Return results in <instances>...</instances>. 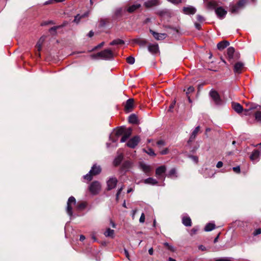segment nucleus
Returning <instances> with one entry per match:
<instances>
[{"label":"nucleus","mask_w":261,"mask_h":261,"mask_svg":"<svg viewBox=\"0 0 261 261\" xmlns=\"http://www.w3.org/2000/svg\"><path fill=\"white\" fill-rule=\"evenodd\" d=\"M113 57L114 55L112 51L109 49H105L92 56L93 58H99L105 60H111L113 58Z\"/></svg>","instance_id":"1"},{"label":"nucleus","mask_w":261,"mask_h":261,"mask_svg":"<svg viewBox=\"0 0 261 261\" xmlns=\"http://www.w3.org/2000/svg\"><path fill=\"white\" fill-rule=\"evenodd\" d=\"M76 204V199L73 196H70L67 201V206L66 208V211L67 214L70 216L72 217L73 215L72 206L75 205Z\"/></svg>","instance_id":"2"},{"label":"nucleus","mask_w":261,"mask_h":261,"mask_svg":"<svg viewBox=\"0 0 261 261\" xmlns=\"http://www.w3.org/2000/svg\"><path fill=\"white\" fill-rule=\"evenodd\" d=\"M89 189L92 194L96 195L100 191L101 185L99 181H94L90 184Z\"/></svg>","instance_id":"3"},{"label":"nucleus","mask_w":261,"mask_h":261,"mask_svg":"<svg viewBox=\"0 0 261 261\" xmlns=\"http://www.w3.org/2000/svg\"><path fill=\"white\" fill-rule=\"evenodd\" d=\"M125 129L121 127L113 132L112 134L110 136V139L113 142H115L118 140V137L122 135L124 133Z\"/></svg>","instance_id":"4"},{"label":"nucleus","mask_w":261,"mask_h":261,"mask_svg":"<svg viewBox=\"0 0 261 261\" xmlns=\"http://www.w3.org/2000/svg\"><path fill=\"white\" fill-rule=\"evenodd\" d=\"M247 0H240L236 5L232 6L230 8V11L231 13H236L242 9L246 4Z\"/></svg>","instance_id":"5"},{"label":"nucleus","mask_w":261,"mask_h":261,"mask_svg":"<svg viewBox=\"0 0 261 261\" xmlns=\"http://www.w3.org/2000/svg\"><path fill=\"white\" fill-rule=\"evenodd\" d=\"M210 95L216 105H220L221 104V100L220 99V96L216 91L212 90L210 92Z\"/></svg>","instance_id":"6"},{"label":"nucleus","mask_w":261,"mask_h":261,"mask_svg":"<svg viewBox=\"0 0 261 261\" xmlns=\"http://www.w3.org/2000/svg\"><path fill=\"white\" fill-rule=\"evenodd\" d=\"M118 180L115 177H111L107 181V190H111L114 189L117 184Z\"/></svg>","instance_id":"7"},{"label":"nucleus","mask_w":261,"mask_h":261,"mask_svg":"<svg viewBox=\"0 0 261 261\" xmlns=\"http://www.w3.org/2000/svg\"><path fill=\"white\" fill-rule=\"evenodd\" d=\"M140 141V137L138 136H135L128 141L126 145L130 148H134L138 144Z\"/></svg>","instance_id":"8"},{"label":"nucleus","mask_w":261,"mask_h":261,"mask_svg":"<svg viewBox=\"0 0 261 261\" xmlns=\"http://www.w3.org/2000/svg\"><path fill=\"white\" fill-rule=\"evenodd\" d=\"M166 168L165 166H161L158 167L155 171L156 176L159 179H165L164 174L166 172Z\"/></svg>","instance_id":"9"},{"label":"nucleus","mask_w":261,"mask_h":261,"mask_svg":"<svg viewBox=\"0 0 261 261\" xmlns=\"http://www.w3.org/2000/svg\"><path fill=\"white\" fill-rule=\"evenodd\" d=\"M150 32L152 34L154 38L158 40H163L167 36V34L165 33H158L152 30H150Z\"/></svg>","instance_id":"10"},{"label":"nucleus","mask_w":261,"mask_h":261,"mask_svg":"<svg viewBox=\"0 0 261 261\" xmlns=\"http://www.w3.org/2000/svg\"><path fill=\"white\" fill-rule=\"evenodd\" d=\"M215 12L217 16L221 19L223 18L227 13V11L221 7L217 8L215 10Z\"/></svg>","instance_id":"11"},{"label":"nucleus","mask_w":261,"mask_h":261,"mask_svg":"<svg viewBox=\"0 0 261 261\" xmlns=\"http://www.w3.org/2000/svg\"><path fill=\"white\" fill-rule=\"evenodd\" d=\"M101 171V168L100 166L94 165L90 170V173H91L93 176H94L99 174Z\"/></svg>","instance_id":"12"},{"label":"nucleus","mask_w":261,"mask_h":261,"mask_svg":"<svg viewBox=\"0 0 261 261\" xmlns=\"http://www.w3.org/2000/svg\"><path fill=\"white\" fill-rule=\"evenodd\" d=\"M132 132V129L131 128H128L126 130H125L124 133L123 134V136L121 138V142H125L131 135Z\"/></svg>","instance_id":"13"},{"label":"nucleus","mask_w":261,"mask_h":261,"mask_svg":"<svg viewBox=\"0 0 261 261\" xmlns=\"http://www.w3.org/2000/svg\"><path fill=\"white\" fill-rule=\"evenodd\" d=\"M148 51L152 54H156L159 51V46L157 44H150L148 46Z\"/></svg>","instance_id":"14"},{"label":"nucleus","mask_w":261,"mask_h":261,"mask_svg":"<svg viewBox=\"0 0 261 261\" xmlns=\"http://www.w3.org/2000/svg\"><path fill=\"white\" fill-rule=\"evenodd\" d=\"M183 11L186 14H194L196 12L195 8L192 6H188L183 8Z\"/></svg>","instance_id":"15"},{"label":"nucleus","mask_w":261,"mask_h":261,"mask_svg":"<svg viewBox=\"0 0 261 261\" xmlns=\"http://www.w3.org/2000/svg\"><path fill=\"white\" fill-rule=\"evenodd\" d=\"M158 5V0H147L144 2V5L146 8H150Z\"/></svg>","instance_id":"16"},{"label":"nucleus","mask_w":261,"mask_h":261,"mask_svg":"<svg viewBox=\"0 0 261 261\" xmlns=\"http://www.w3.org/2000/svg\"><path fill=\"white\" fill-rule=\"evenodd\" d=\"M139 168L145 173H148L151 171L149 166L141 162H139Z\"/></svg>","instance_id":"17"},{"label":"nucleus","mask_w":261,"mask_h":261,"mask_svg":"<svg viewBox=\"0 0 261 261\" xmlns=\"http://www.w3.org/2000/svg\"><path fill=\"white\" fill-rule=\"evenodd\" d=\"M260 155V151L258 150H255L252 153L250 156V159L252 161H257Z\"/></svg>","instance_id":"18"},{"label":"nucleus","mask_w":261,"mask_h":261,"mask_svg":"<svg viewBox=\"0 0 261 261\" xmlns=\"http://www.w3.org/2000/svg\"><path fill=\"white\" fill-rule=\"evenodd\" d=\"M182 223L186 226H191L192 222L190 218L188 216H183L182 217Z\"/></svg>","instance_id":"19"},{"label":"nucleus","mask_w":261,"mask_h":261,"mask_svg":"<svg viewBox=\"0 0 261 261\" xmlns=\"http://www.w3.org/2000/svg\"><path fill=\"white\" fill-rule=\"evenodd\" d=\"M229 45V42L227 41L223 40L222 41L220 42L217 44V48L219 50H223L227 46Z\"/></svg>","instance_id":"20"},{"label":"nucleus","mask_w":261,"mask_h":261,"mask_svg":"<svg viewBox=\"0 0 261 261\" xmlns=\"http://www.w3.org/2000/svg\"><path fill=\"white\" fill-rule=\"evenodd\" d=\"M105 236L108 238H114L115 237V231L113 229L108 228L103 233Z\"/></svg>","instance_id":"21"},{"label":"nucleus","mask_w":261,"mask_h":261,"mask_svg":"<svg viewBox=\"0 0 261 261\" xmlns=\"http://www.w3.org/2000/svg\"><path fill=\"white\" fill-rule=\"evenodd\" d=\"M234 48L232 47H229L227 49V56L229 61L234 58Z\"/></svg>","instance_id":"22"},{"label":"nucleus","mask_w":261,"mask_h":261,"mask_svg":"<svg viewBox=\"0 0 261 261\" xmlns=\"http://www.w3.org/2000/svg\"><path fill=\"white\" fill-rule=\"evenodd\" d=\"M232 107L233 109L238 113H241L243 110L242 106L239 103L233 102Z\"/></svg>","instance_id":"23"},{"label":"nucleus","mask_w":261,"mask_h":261,"mask_svg":"<svg viewBox=\"0 0 261 261\" xmlns=\"http://www.w3.org/2000/svg\"><path fill=\"white\" fill-rule=\"evenodd\" d=\"M244 66V64L241 62L237 63L234 66V71L236 73H240Z\"/></svg>","instance_id":"24"},{"label":"nucleus","mask_w":261,"mask_h":261,"mask_svg":"<svg viewBox=\"0 0 261 261\" xmlns=\"http://www.w3.org/2000/svg\"><path fill=\"white\" fill-rule=\"evenodd\" d=\"M141 6L140 4H134L127 8V11H128L129 13H133L137 9H139L141 7Z\"/></svg>","instance_id":"25"},{"label":"nucleus","mask_w":261,"mask_h":261,"mask_svg":"<svg viewBox=\"0 0 261 261\" xmlns=\"http://www.w3.org/2000/svg\"><path fill=\"white\" fill-rule=\"evenodd\" d=\"M123 158V155L122 153H119L117 156L115 158L114 161V164L115 166H118L120 164Z\"/></svg>","instance_id":"26"},{"label":"nucleus","mask_w":261,"mask_h":261,"mask_svg":"<svg viewBox=\"0 0 261 261\" xmlns=\"http://www.w3.org/2000/svg\"><path fill=\"white\" fill-rule=\"evenodd\" d=\"M133 105H134L133 99H132V98L128 99L126 101V105H125V110L128 111H129L130 110L133 108Z\"/></svg>","instance_id":"27"},{"label":"nucleus","mask_w":261,"mask_h":261,"mask_svg":"<svg viewBox=\"0 0 261 261\" xmlns=\"http://www.w3.org/2000/svg\"><path fill=\"white\" fill-rule=\"evenodd\" d=\"M144 182L145 184H148V185H156L158 184V181L155 179H154V178H151V177H149V178H148L147 179H145L144 180Z\"/></svg>","instance_id":"28"},{"label":"nucleus","mask_w":261,"mask_h":261,"mask_svg":"<svg viewBox=\"0 0 261 261\" xmlns=\"http://www.w3.org/2000/svg\"><path fill=\"white\" fill-rule=\"evenodd\" d=\"M88 15V12H86V13H85L83 15H80V14H77L74 18V21L76 23H79L80 19L82 18H83V17H86Z\"/></svg>","instance_id":"29"},{"label":"nucleus","mask_w":261,"mask_h":261,"mask_svg":"<svg viewBox=\"0 0 261 261\" xmlns=\"http://www.w3.org/2000/svg\"><path fill=\"white\" fill-rule=\"evenodd\" d=\"M215 228V225L213 223H208L206 225V226L204 227V230L205 231H210L213 229H214Z\"/></svg>","instance_id":"30"},{"label":"nucleus","mask_w":261,"mask_h":261,"mask_svg":"<svg viewBox=\"0 0 261 261\" xmlns=\"http://www.w3.org/2000/svg\"><path fill=\"white\" fill-rule=\"evenodd\" d=\"M199 129H200V126H197L195 129L193 131L191 135V137H190V139L191 140H193L195 138L196 136H197L198 132L199 131Z\"/></svg>","instance_id":"31"},{"label":"nucleus","mask_w":261,"mask_h":261,"mask_svg":"<svg viewBox=\"0 0 261 261\" xmlns=\"http://www.w3.org/2000/svg\"><path fill=\"white\" fill-rule=\"evenodd\" d=\"M128 122L132 124H135L137 122V117L136 115L132 114L128 118Z\"/></svg>","instance_id":"32"},{"label":"nucleus","mask_w":261,"mask_h":261,"mask_svg":"<svg viewBox=\"0 0 261 261\" xmlns=\"http://www.w3.org/2000/svg\"><path fill=\"white\" fill-rule=\"evenodd\" d=\"M124 43V42L123 40L120 39H117L115 40H114L110 43L111 45H118V44H123Z\"/></svg>","instance_id":"33"},{"label":"nucleus","mask_w":261,"mask_h":261,"mask_svg":"<svg viewBox=\"0 0 261 261\" xmlns=\"http://www.w3.org/2000/svg\"><path fill=\"white\" fill-rule=\"evenodd\" d=\"M168 176L171 178H176L177 177L175 169L173 168L170 170Z\"/></svg>","instance_id":"34"},{"label":"nucleus","mask_w":261,"mask_h":261,"mask_svg":"<svg viewBox=\"0 0 261 261\" xmlns=\"http://www.w3.org/2000/svg\"><path fill=\"white\" fill-rule=\"evenodd\" d=\"M258 106L255 104H251L248 109L244 110V114L245 115H248V113L249 111L256 109Z\"/></svg>","instance_id":"35"},{"label":"nucleus","mask_w":261,"mask_h":261,"mask_svg":"<svg viewBox=\"0 0 261 261\" xmlns=\"http://www.w3.org/2000/svg\"><path fill=\"white\" fill-rule=\"evenodd\" d=\"M133 163L130 161H127L124 163L123 167L127 169H129L133 167Z\"/></svg>","instance_id":"36"},{"label":"nucleus","mask_w":261,"mask_h":261,"mask_svg":"<svg viewBox=\"0 0 261 261\" xmlns=\"http://www.w3.org/2000/svg\"><path fill=\"white\" fill-rule=\"evenodd\" d=\"M256 120L261 122V111H257L255 114Z\"/></svg>","instance_id":"37"},{"label":"nucleus","mask_w":261,"mask_h":261,"mask_svg":"<svg viewBox=\"0 0 261 261\" xmlns=\"http://www.w3.org/2000/svg\"><path fill=\"white\" fill-rule=\"evenodd\" d=\"M126 61L128 64L132 65L135 63V60L134 57L129 56L126 58Z\"/></svg>","instance_id":"38"},{"label":"nucleus","mask_w":261,"mask_h":261,"mask_svg":"<svg viewBox=\"0 0 261 261\" xmlns=\"http://www.w3.org/2000/svg\"><path fill=\"white\" fill-rule=\"evenodd\" d=\"M92 176L93 175L91 173H90L89 171V173H87L86 175H84L83 177L85 179H86L88 181H90L92 179Z\"/></svg>","instance_id":"39"},{"label":"nucleus","mask_w":261,"mask_h":261,"mask_svg":"<svg viewBox=\"0 0 261 261\" xmlns=\"http://www.w3.org/2000/svg\"><path fill=\"white\" fill-rule=\"evenodd\" d=\"M164 245L165 246H166V247H167V248L169 250H170V251H171L172 252H174L175 251L174 247L173 246L170 245L169 243H164Z\"/></svg>","instance_id":"40"},{"label":"nucleus","mask_w":261,"mask_h":261,"mask_svg":"<svg viewBox=\"0 0 261 261\" xmlns=\"http://www.w3.org/2000/svg\"><path fill=\"white\" fill-rule=\"evenodd\" d=\"M86 204L84 202H82L77 205V208L79 210H82L86 207Z\"/></svg>","instance_id":"41"},{"label":"nucleus","mask_w":261,"mask_h":261,"mask_svg":"<svg viewBox=\"0 0 261 261\" xmlns=\"http://www.w3.org/2000/svg\"><path fill=\"white\" fill-rule=\"evenodd\" d=\"M215 261H232V260L229 257H222L216 259Z\"/></svg>","instance_id":"42"},{"label":"nucleus","mask_w":261,"mask_h":261,"mask_svg":"<svg viewBox=\"0 0 261 261\" xmlns=\"http://www.w3.org/2000/svg\"><path fill=\"white\" fill-rule=\"evenodd\" d=\"M122 12V8H117L115 11V15L116 16H120L121 15Z\"/></svg>","instance_id":"43"},{"label":"nucleus","mask_w":261,"mask_h":261,"mask_svg":"<svg viewBox=\"0 0 261 261\" xmlns=\"http://www.w3.org/2000/svg\"><path fill=\"white\" fill-rule=\"evenodd\" d=\"M123 189V186H122L120 188H119L117 192V194H116V200H118V199H119V195L120 194L121 191H122V190Z\"/></svg>","instance_id":"44"},{"label":"nucleus","mask_w":261,"mask_h":261,"mask_svg":"<svg viewBox=\"0 0 261 261\" xmlns=\"http://www.w3.org/2000/svg\"><path fill=\"white\" fill-rule=\"evenodd\" d=\"M65 0H49L48 1H47L45 3V5H48V4H49L50 3H52L53 2H62L63 1H64Z\"/></svg>","instance_id":"45"},{"label":"nucleus","mask_w":261,"mask_h":261,"mask_svg":"<svg viewBox=\"0 0 261 261\" xmlns=\"http://www.w3.org/2000/svg\"><path fill=\"white\" fill-rule=\"evenodd\" d=\"M45 37L44 36H42L39 39V40H38V41L37 42V43L39 44L42 45L43 44L44 41H45Z\"/></svg>","instance_id":"46"},{"label":"nucleus","mask_w":261,"mask_h":261,"mask_svg":"<svg viewBox=\"0 0 261 261\" xmlns=\"http://www.w3.org/2000/svg\"><path fill=\"white\" fill-rule=\"evenodd\" d=\"M45 37L44 36H42L39 39V40H38V41L37 42V43L39 44L42 45L43 44L44 41H45Z\"/></svg>","instance_id":"47"},{"label":"nucleus","mask_w":261,"mask_h":261,"mask_svg":"<svg viewBox=\"0 0 261 261\" xmlns=\"http://www.w3.org/2000/svg\"><path fill=\"white\" fill-rule=\"evenodd\" d=\"M194 88L192 86H190L188 88L187 91L186 92V94L187 95H188L189 93L193 92L194 91Z\"/></svg>","instance_id":"48"},{"label":"nucleus","mask_w":261,"mask_h":261,"mask_svg":"<svg viewBox=\"0 0 261 261\" xmlns=\"http://www.w3.org/2000/svg\"><path fill=\"white\" fill-rule=\"evenodd\" d=\"M144 221H145V215L144 213H142L140 218L139 222L141 223H143L144 222Z\"/></svg>","instance_id":"49"},{"label":"nucleus","mask_w":261,"mask_h":261,"mask_svg":"<svg viewBox=\"0 0 261 261\" xmlns=\"http://www.w3.org/2000/svg\"><path fill=\"white\" fill-rule=\"evenodd\" d=\"M175 103H176V101L175 100H174L172 103L170 105V106H169V111L170 112H172V110L174 108V106L175 105Z\"/></svg>","instance_id":"50"},{"label":"nucleus","mask_w":261,"mask_h":261,"mask_svg":"<svg viewBox=\"0 0 261 261\" xmlns=\"http://www.w3.org/2000/svg\"><path fill=\"white\" fill-rule=\"evenodd\" d=\"M233 171L236 173H239L240 172V166L234 167L232 168Z\"/></svg>","instance_id":"51"},{"label":"nucleus","mask_w":261,"mask_h":261,"mask_svg":"<svg viewBox=\"0 0 261 261\" xmlns=\"http://www.w3.org/2000/svg\"><path fill=\"white\" fill-rule=\"evenodd\" d=\"M170 3L174 4H178L180 3H181V0H168Z\"/></svg>","instance_id":"52"},{"label":"nucleus","mask_w":261,"mask_h":261,"mask_svg":"<svg viewBox=\"0 0 261 261\" xmlns=\"http://www.w3.org/2000/svg\"><path fill=\"white\" fill-rule=\"evenodd\" d=\"M260 233H261V229L260 228H258V229H256L254 231L253 235L254 236H256V235L259 234Z\"/></svg>","instance_id":"53"},{"label":"nucleus","mask_w":261,"mask_h":261,"mask_svg":"<svg viewBox=\"0 0 261 261\" xmlns=\"http://www.w3.org/2000/svg\"><path fill=\"white\" fill-rule=\"evenodd\" d=\"M157 145L159 146V147H161L162 146H164L165 145V142L163 140H160L159 141L157 142Z\"/></svg>","instance_id":"54"},{"label":"nucleus","mask_w":261,"mask_h":261,"mask_svg":"<svg viewBox=\"0 0 261 261\" xmlns=\"http://www.w3.org/2000/svg\"><path fill=\"white\" fill-rule=\"evenodd\" d=\"M197 19L198 21H199L200 22H202L204 21V18L200 15H198L197 16Z\"/></svg>","instance_id":"55"},{"label":"nucleus","mask_w":261,"mask_h":261,"mask_svg":"<svg viewBox=\"0 0 261 261\" xmlns=\"http://www.w3.org/2000/svg\"><path fill=\"white\" fill-rule=\"evenodd\" d=\"M105 44V42H102L101 43H100V44H99L98 45H97L96 46H95L94 48V49H97V48H100L102 46H103V45H104Z\"/></svg>","instance_id":"56"},{"label":"nucleus","mask_w":261,"mask_h":261,"mask_svg":"<svg viewBox=\"0 0 261 261\" xmlns=\"http://www.w3.org/2000/svg\"><path fill=\"white\" fill-rule=\"evenodd\" d=\"M160 152L161 154H166L168 152V150L167 148H165V149L162 150Z\"/></svg>","instance_id":"57"},{"label":"nucleus","mask_w":261,"mask_h":261,"mask_svg":"<svg viewBox=\"0 0 261 261\" xmlns=\"http://www.w3.org/2000/svg\"><path fill=\"white\" fill-rule=\"evenodd\" d=\"M124 254L125 256L129 260V255L128 251L126 249H124Z\"/></svg>","instance_id":"58"},{"label":"nucleus","mask_w":261,"mask_h":261,"mask_svg":"<svg viewBox=\"0 0 261 261\" xmlns=\"http://www.w3.org/2000/svg\"><path fill=\"white\" fill-rule=\"evenodd\" d=\"M223 166V163L221 161H219L217 163L216 167L218 168H221Z\"/></svg>","instance_id":"59"},{"label":"nucleus","mask_w":261,"mask_h":261,"mask_svg":"<svg viewBox=\"0 0 261 261\" xmlns=\"http://www.w3.org/2000/svg\"><path fill=\"white\" fill-rule=\"evenodd\" d=\"M147 152V153H148L150 155H155V153H154L153 150L150 148L148 149V151Z\"/></svg>","instance_id":"60"},{"label":"nucleus","mask_w":261,"mask_h":261,"mask_svg":"<svg viewBox=\"0 0 261 261\" xmlns=\"http://www.w3.org/2000/svg\"><path fill=\"white\" fill-rule=\"evenodd\" d=\"M137 212V209L133 210V211H132V216L133 219H134L135 218V215H136Z\"/></svg>","instance_id":"61"},{"label":"nucleus","mask_w":261,"mask_h":261,"mask_svg":"<svg viewBox=\"0 0 261 261\" xmlns=\"http://www.w3.org/2000/svg\"><path fill=\"white\" fill-rule=\"evenodd\" d=\"M198 248H199V249H200L202 251H204L206 250V248L203 245L199 246Z\"/></svg>","instance_id":"62"},{"label":"nucleus","mask_w":261,"mask_h":261,"mask_svg":"<svg viewBox=\"0 0 261 261\" xmlns=\"http://www.w3.org/2000/svg\"><path fill=\"white\" fill-rule=\"evenodd\" d=\"M195 26L196 27V28L198 30H200V28H201V25L199 23H195Z\"/></svg>","instance_id":"63"},{"label":"nucleus","mask_w":261,"mask_h":261,"mask_svg":"<svg viewBox=\"0 0 261 261\" xmlns=\"http://www.w3.org/2000/svg\"><path fill=\"white\" fill-rule=\"evenodd\" d=\"M36 47L37 48V49L39 51H40L41 49V47H42V45L39 44H38L37 43L36 44Z\"/></svg>","instance_id":"64"}]
</instances>
